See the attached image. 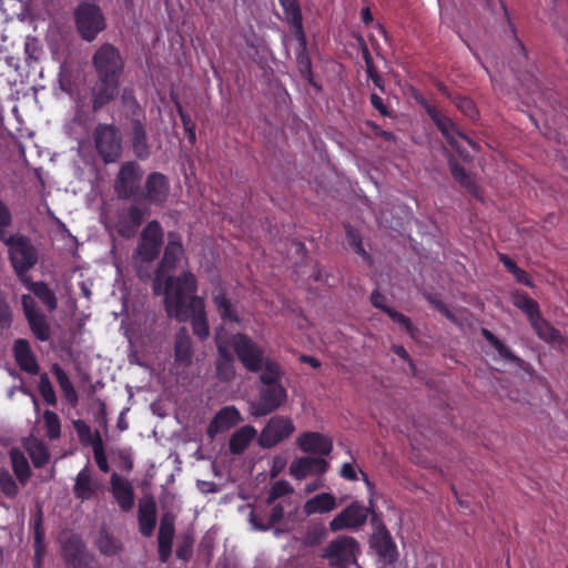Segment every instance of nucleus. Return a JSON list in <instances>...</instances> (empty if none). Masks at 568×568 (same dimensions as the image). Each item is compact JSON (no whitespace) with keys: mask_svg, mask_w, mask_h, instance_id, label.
I'll return each mask as SVG.
<instances>
[{"mask_svg":"<svg viewBox=\"0 0 568 568\" xmlns=\"http://www.w3.org/2000/svg\"><path fill=\"white\" fill-rule=\"evenodd\" d=\"M142 179L143 170L138 162H123L113 183V190L118 199L139 201Z\"/></svg>","mask_w":568,"mask_h":568,"instance_id":"20e7f679","label":"nucleus"},{"mask_svg":"<svg viewBox=\"0 0 568 568\" xmlns=\"http://www.w3.org/2000/svg\"><path fill=\"white\" fill-rule=\"evenodd\" d=\"M172 544L165 541H158V552L161 562L165 564L169 561L172 554Z\"/></svg>","mask_w":568,"mask_h":568,"instance_id":"338daca9","label":"nucleus"},{"mask_svg":"<svg viewBox=\"0 0 568 568\" xmlns=\"http://www.w3.org/2000/svg\"><path fill=\"white\" fill-rule=\"evenodd\" d=\"M429 118L435 123L436 128L445 138L447 143L453 149H455L459 153V155L466 156L464 150L458 143V138L466 141L468 145L471 146L474 150H477V143L473 139L467 136L465 133H463L453 122V120L446 116L439 109L430 110Z\"/></svg>","mask_w":568,"mask_h":568,"instance_id":"dca6fc26","label":"nucleus"},{"mask_svg":"<svg viewBox=\"0 0 568 568\" xmlns=\"http://www.w3.org/2000/svg\"><path fill=\"white\" fill-rule=\"evenodd\" d=\"M39 393L47 404L52 406L57 404L55 392L47 374H43L40 377Z\"/></svg>","mask_w":568,"mask_h":568,"instance_id":"13d9d810","label":"nucleus"},{"mask_svg":"<svg viewBox=\"0 0 568 568\" xmlns=\"http://www.w3.org/2000/svg\"><path fill=\"white\" fill-rule=\"evenodd\" d=\"M34 295L42 302L47 308L52 312L58 306V300L54 292L45 284L44 282H39L34 284L33 287Z\"/></svg>","mask_w":568,"mask_h":568,"instance_id":"49530a36","label":"nucleus"},{"mask_svg":"<svg viewBox=\"0 0 568 568\" xmlns=\"http://www.w3.org/2000/svg\"><path fill=\"white\" fill-rule=\"evenodd\" d=\"M13 355L21 371L36 375L39 373V364L33 355L30 344L24 338H18L13 344Z\"/></svg>","mask_w":568,"mask_h":568,"instance_id":"cd10ccee","label":"nucleus"},{"mask_svg":"<svg viewBox=\"0 0 568 568\" xmlns=\"http://www.w3.org/2000/svg\"><path fill=\"white\" fill-rule=\"evenodd\" d=\"M257 432L252 425H245L237 429L229 440V449L233 455L243 454L251 442L256 437Z\"/></svg>","mask_w":568,"mask_h":568,"instance_id":"f704fd0d","label":"nucleus"},{"mask_svg":"<svg viewBox=\"0 0 568 568\" xmlns=\"http://www.w3.org/2000/svg\"><path fill=\"white\" fill-rule=\"evenodd\" d=\"M298 49L296 52V64L297 69L303 79L307 80L312 83L313 80V71H312V61L311 57L307 52V39L306 34H304V42H297Z\"/></svg>","mask_w":568,"mask_h":568,"instance_id":"c03bdc74","label":"nucleus"},{"mask_svg":"<svg viewBox=\"0 0 568 568\" xmlns=\"http://www.w3.org/2000/svg\"><path fill=\"white\" fill-rule=\"evenodd\" d=\"M121 102L125 112V116L130 120V123L133 121V119L145 120V113L136 100L133 89H123L121 93Z\"/></svg>","mask_w":568,"mask_h":568,"instance_id":"ea45409f","label":"nucleus"},{"mask_svg":"<svg viewBox=\"0 0 568 568\" xmlns=\"http://www.w3.org/2000/svg\"><path fill=\"white\" fill-rule=\"evenodd\" d=\"M233 349L242 365L252 373L262 371L264 351L250 336L236 333L232 336Z\"/></svg>","mask_w":568,"mask_h":568,"instance_id":"f8f14e48","label":"nucleus"},{"mask_svg":"<svg viewBox=\"0 0 568 568\" xmlns=\"http://www.w3.org/2000/svg\"><path fill=\"white\" fill-rule=\"evenodd\" d=\"M97 547L99 551L105 556H115L121 550V545L115 538L106 530L101 529L97 539Z\"/></svg>","mask_w":568,"mask_h":568,"instance_id":"a18cd8bd","label":"nucleus"},{"mask_svg":"<svg viewBox=\"0 0 568 568\" xmlns=\"http://www.w3.org/2000/svg\"><path fill=\"white\" fill-rule=\"evenodd\" d=\"M241 420L240 412L234 406L221 408L207 426V435L215 437L237 425Z\"/></svg>","mask_w":568,"mask_h":568,"instance_id":"bb28decb","label":"nucleus"},{"mask_svg":"<svg viewBox=\"0 0 568 568\" xmlns=\"http://www.w3.org/2000/svg\"><path fill=\"white\" fill-rule=\"evenodd\" d=\"M175 517L171 513L162 515L160 520L158 541L173 542L175 526Z\"/></svg>","mask_w":568,"mask_h":568,"instance_id":"de8ad7c7","label":"nucleus"},{"mask_svg":"<svg viewBox=\"0 0 568 568\" xmlns=\"http://www.w3.org/2000/svg\"><path fill=\"white\" fill-rule=\"evenodd\" d=\"M328 463L322 457L303 456L295 458L290 466V475L296 480L305 479L308 475H324Z\"/></svg>","mask_w":568,"mask_h":568,"instance_id":"aec40b11","label":"nucleus"},{"mask_svg":"<svg viewBox=\"0 0 568 568\" xmlns=\"http://www.w3.org/2000/svg\"><path fill=\"white\" fill-rule=\"evenodd\" d=\"M452 102L468 119H470V120L478 119L479 111H478L475 102L470 98L457 94V95H455V98H452Z\"/></svg>","mask_w":568,"mask_h":568,"instance_id":"864d4df0","label":"nucleus"},{"mask_svg":"<svg viewBox=\"0 0 568 568\" xmlns=\"http://www.w3.org/2000/svg\"><path fill=\"white\" fill-rule=\"evenodd\" d=\"M483 337L497 351L499 356L520 368H525L527 363L517 356L506 344H504L495 334L487 328H481Z\"/></svg>","mask_w":568,"mask_h":568,"instance_id":"c9c22d12","label":"nucleus"},{"mask_svg":"<svg viewBox=\"0 0 568 568\" xmlns=\"http://www.w3.org/2000/svg\"><path fill=\"white\" fill-rule=\"evenodd\" d=\"M0 490L1 493L10 498L13 499L19 494V486L10 471L7 468H0Z\"/></svg>","mask_w":568,"mask_h":568,"instance_id":"3c124183","label":"nucleus"},{"mask_svg":"<svg viewBox=\"0 0 568 568\" xmlns=\"http://www.w3.org/2000/svg\"><path fill=\"white\" fill-rule=\"evenodd\" d=\"M51 372L55 376L57 382H58L65 399L71 404H75L78 402V394H77V390H75L72 382L70 381L68 374L58 364L52 365Z\"/></svg>","mask_w":568,"mask_h":568,"instance_id":"37998d69","label":"nucleus"},{"mask_svg":"<svg viewBox=\"0 0 568 568\" xmlns=\"http://www.w3.org/2000/svg\"><path fill=\"white\" fill-rule=\"evenodd\" d=\"M74 21L81 38L93 41L105 29V19L98 4L81 2L74 10Z\"/></svg>","mask_w":568,"mask_h":568,"instance_id":"6e6552de","label":"nucleus"},{"mask_svg":"<svg viewBox=\"0 0 568 568\" xmlns=\"http://www.w3.org/2000/svg\"><path fill=\"white\" fill-rule=\"evenodd\" d=\"M366 126L371 128L372 131L374 132V134L376 136L383 139L384 141L396 142V136H395V134L393 132L383 130L374 121H371V120L366 121Z\"/></svg>","mask_w":568,"mask_h":568,"instance_id":"e2e57ef3","label":"nucleus"},{"mask_svg":"<svg viewBox=\"0 0 568 568\" xmlns=\"http://www.w3.org/2000/svg\"><path fill=\"white\" fill-rule=\"evenodd\" d=\"M298 448L306 454L328 456L333 449V442L326 435L318 432H304L297 439Z\"/></svg>","mask_w":568,"mask_h":568,"instance_id":"4be33fe9","label":"nucleus"},{"mask_svg":"<svg viewBox=\"0 0 568 568\" xmlns=\"http://www.w3.org/2000/svg\"><path fill=\"white\" fill-rule=\"evenodd\" d=\"M61 554L67 565L72 568H88L85 545L79 535H71L62 544Z\"/></svg>","mask_w":568,"mask_h":568,"instance_id":"b1692460","label":"nucleus"},{"mask_svg":"<svg viewBox=\"0 0 568 568\" xmlns=\"http://www.w3.org/2000/svg\"><path fill=\"white\" fill-rule=\"evenodd\" d=\"M129 141L133 155L145 161L151 155V143L146 131V125L142 119H133L130 123Z\"/></svg>","mask_w":568,"mask_h":568,"instance_id":"6ab92c4d","label":"nucleus"},{"mask_svg":"<svg viewBox=\"0 0 568 568\" xmlns=\"http://www.w3.org/2000/svg\"><path fill=\"white\" fill-rule=\"evenodd\" d=\"M12 222V215L9 207L0 200V240L3 242L9 236L7 235V227Z\"/></svg>","mask_w":568,"mask_h":568,"instance_id":"680f3d73","label":"nucleus"},{"mask_svg":"<svg viewBox=\"0 0 568 568\" xmlns=\"http://www.w3.org/2000/svg\"><path fill=\"white\" fill-rule=\"evenodd\" d=\"M43 423L47 436L54 440L61 435V420L57 413L45 409L43 413Z\"/></svg>","mask_w":568,"mask_h":568,"instance_id":"8fccbe9b","label":"nucleus"},{"mask_svg":"<svg viewBox=\"0 0 568 568\" xmlns=\"http://www.w3.org/2000/svg\"><path fill=\"white\" fill-rule=\"evenodd\" d=\"M369 508L358 501H353L329 521V529L334 532L343 529H357L366 523Z\"/></svg>","mask_w":568,"mask_h":568,"instance_id":"a211bd4d","label":"nucleus"},{"mask_svg":"<svg viewBox=\"0 0 568 568\" xmlns=\"http://www.w3.org/2000/svg\"><path fill=\"white\" fill-rule=\"evenodd\" d=\"M22 306L30 329L37 339L47 342L50 339L51 329L44 314L38 312L34 307L33 300L30 296L22 297Z\"/></svg>","mask_w":568,"mask_h":568,"instance_id":"412c9836","label":"nucleus"},{"mask_svg":"<svg viewBox=\"0 0 568 568\" xmlns=\"http://www.w3.org/2000/svg\"><path fill=\"white\" fill-rule=\"evenodd\" d=\"M213 303L220 317L223 321L240 323V316L234 305L232 304V301L227 297V294L223 288H220L217 293L213 295Z\"/></svg>","mask_w":568,"mask_h":568,"instance_id":"4c0bfd02","label":"nucleus"},{"mask_svg":"<svg viewBox=\"0 0 568 568\" xmlns=\"http://www.w3.org/2000/svg\"><path fill=\"white\" fill-rule=\"evenodd\" d=\"M120 81L97 77L90 87L92 112L97 113L113 102L120 93Z\"/></svg>","mask_w":568,"mask_h":568,"instance_id":"f3484780","label":"nucleus"},{"mask_svg":"<svg viewBox=\"0 0 568 568\" xmlns=\"http://www.w3.org/2000/svg\"><path fill=\"white\" fill-rule=\"evenodd\" d=\"M163 243V227L158 220L150 221L142 230L134 258L136 262L151 263L158 258Z\"/></svg>","mask_w":568,"mask_h":568,"instance_id":"9d476101","label":"nucleus"},{"mask_svg":"<svg viewBox=\"0 0 568 568\" xmlns=\"http://www.w3.org/2000/svg\"><path fill=\"white\" fill-rule=\"evenodd\" d=\"M92 449L99 469L103 473H108L110 467L104 452L103 440L99 430H95V440Z\"/></svg>","mask_w":568,"mask_h":568,"instance_id":"5fc2aeb1","label":"nucleus"},{"mask_svg":"<svg viewBox=\"0 0 568 568\" xmlns=\"http://www.w3.org/2000/svg\"><path fill=\"white\" fill-rule=\"evenodd\" d=\"M110 484L111 494L120 509L124 513L131 511L135 501L132 484L126 478L121 477L116 473L112 474Z\"/></svg>","mask_w":568,"mask_h":568,"instance_id":"393cba45","label":"nucleus"},{"mask_svg":"<svg viewBox=\"0 0 568 568\" xmlns=\"http://www.w3.org/2000/svg\"><path fill=\"white\" fill-rule=\"evenodd\" d=\"M174 359L175 363L187 367L192 364L193 346L191 337L185 327H182L175 337L174 343Z\"/></svg>","mask_w":568,"mask_h":568,"instance_id":"2f4dec72","label":"nucleus"},{"mask_svg":"<svg viewBox=\"0 0 568 568\" xmlns=\"http://www.w3.org/2000/svg\"><path fill=\"white\" fill-rule=\"evenodd\" d=\"M3 243L9 247V257L17 275L21 276L38 262L37 248L23 235H10Z\"/></svg>","mask_w":568,"mask_h":568,"instance_id":"0eeeda50","label":"nucleus"},{"mask_svg":"<svg viewBox=\"0 0 568 568\" xmlns=\"http://www.w3.org/2000/svg\"><path fill=\"white\" fill-rule=\"evenodd\" d=\"M97 489V484L92 480L91 470L85 466L75 477L73 494L75 498L84 501L91 499L95 495Z\"/></svg>","mask_w":568,"mask_h":568,"instance_id":"72a5a7b5","label":"nucleus"},{"mask_svg":"<svg viewBox=\"0 0 568 568\" xmlns=\"http://www.w3.org/2000/svg\"><path fill=\"white\" fill-rule=\"evenodd\" d=\"M294 432L295 426L291 417L275 415L265 424L257 438V444L263 449H270L290 438Z\"/></svg>","mask_w":568,"mask_h":568,"instance_id":"ddd939ff","label":"nucleus"},{"mask_svg":"<svg viewBox=\"0 0 568 568\" xmlns=\"http://www.w3.org/2000/svg\"><path fill=\"white\" fill-rule=\"evenodd\" d=\"M286 399L287 390L283 384L262 386L256 402L252 404V414L255 417L270 415L283 406Z\"/></svg>","mask_w":568,"mask_h":568,"instance_id":"4468645a","label":"nucleus"},{"mask_svg":"<svg viewBox=\"0 0 568 568\" xmlns=\"http://www.w3.org/2000/svg\"><path fill=\"white\" fill-rule=\"evenodd\" d=\"M183 254L181 236L178 233H170L163 256L154 273L153 290L155 293L163 286V294L165 295V281L171 276L170 273L176 270Z\"/></svg>","mask_w":568,"mask_h":568,"instance_id":"1a4fd4ad","label":"nucleus"},{"mask_svg":"<svg viewBox=\"0 0 568 568\" xmlns=\"http://www.w3.org/2000/svg\"><path fill=\"white\" fill-rule=\"evenodd\" d=\"M197 278L191 271L165 281V311L178 322L191 321L193 334L201 341L210 335L204 300L196 295Z\"/></svg>","mask_w":568,"mask_h":568,"instance_id":"f257e3e1","label":"nucleus"},{"mask_svg":"<svg viewBox=\"0 0 568 568\" xmlns=\"http://www.w3.org/2000/svg\"><path fill=\"white\" fill-rule=\"evenodd\" d=\"M28 452L36 468L44 467L50 459V453L47 446L41 442L33 444L28 448Z\"/></svg>","mask_w":568,"mask_h":568,"instance_id":"603ef678","label":"nucleus"},{"mask_svg":"<svg viewBox=\"0 0 568 568\" xmlns=\"http://www.w3.org/2000/svg\"><path fill=\"white\" fill-rule=\"evenodd\" d=\"M297 42H304L303 16L297 0H278Z\"/></svg>","mask_w":568,"mask_h":568,"instance_id":"c85d7f7f","label":"nucleus"},{"mask_svg":"<svg viewBox=\"0 0 568 568\" xmlns=\"http://www.w3.org/2000/svg\"><path fill=\"white\" fill-rule=\"evenodd\" d=\"M337 507L336 497L331 493H321L305 501L303 510L307 516L327 514Z\"/></svg>","mask_w":568,"mask_h":568,"instance_id":"473e14b6","label":"nucleus"},{"mask_svg":"<svg viewBox=\"0 0 568 568\" xmlns=\"http://www.w3.org/2000/svg\"><path fill=\"white\" fill-rule=\"evenodd\" d=\"M262 369L258 379L263 386L282 384L283 371L276 361L266 358L263 362Z\"/></svg>","mask_w":568,"mask_h":568,"instance_id":"79ce46f5","label":"nucleus"},{"mask_svg":"<svg viewBox=\"0 0 568 568\" xmlns=\"http://www.w3.org/2000/svg\"><path fill=\"white\" fill-rule=\"evenodd\" d=\"M385 313L389 316V318L399 324L400 326H403L405 328V331L407 333H409L412 336L414 335V332H415V327L410 321L409 317H407L406 315H404L403 313L396 311L395 308L390 307V308H387L385 310Z\"/></svg>","mask_w":568,"mask_h":568,"instance_id":"bf43d9fd","label":"nucleus"},{"mask_svg":"<svg viewBox=\"0 0 568 568\" xmlns=\"http://www.w3.org/2000/svg\"><path fill=\"white\" fill-rule=\"evenodd\" d=\"M12 324V312L7 295L0 290V327L9 328Z\"/></svg>","mask_w":568,"mask_h":568,"instance_id":"052dcab7","label":"nucleus"},{"mask_svg":"<svg viewBox=\"0 0 568 568\" xmlns=\"http://www.w3.org/2000/svg\"><path fill=\"white\" fill-rule=\"evenodd\" d=\"M450 173L456 182L459 183L473 197L481 200V189L466 169L453 156L448 160Z\"/></svg>","mask_w":568,"mask_h":568,"instance_id":"c756f323","label":"nucleus"},{"mask_svg":"<svg viewBox=\"0 0 568 568\" xmlns=\"http://www.w3.org/2000/svg\"><path fill=\"white\" fill-rule=\"evenodd\" d=\"M215 369L217 378L222 382H229L235 376L234 359L223 346L217 347Z\"/></svg>","mask_w":568,"mask_h":568,"instance_id":"e433bc0d","label":"nucleus"},{"mask_svg":"<svg viewBox=\"0 0 568 568\" xmlns=\"http://www.w3.org/2000/svg\"><path fill=\"white\" fill-rule=\"evenodd\" d=\"M287 460L286 457L282 455H276L272 459V465L270 469V477L276 478L286 467Z\"/></svg>","mask_w":568,"mask_h":568,"instance_id":"0e129e2a","label":"nucleus"},{"mask_svg":"<svg viewBox=\"0 0 568 568\" xmlns=\"http://www.w3.org/2000/svg\"><path fill=\"white\" fill-rule=\"evenodd\" d=\"M32 529H33V549L36 552V556L38 558L44 557L45 554V530L43 527V513L41 508H38L33 521H32Z\"/></svg>","mask_w":568,"mask_h":568,"instance_id":"a19ab883","label":"nucleus"},{"mask_svg":"<svg viewBox=\"0 0 568 568\" xmlns=\"http://www.w3.org/2000/svg\"><path fill=\"white\" fill-rule=\"evenodd\" d=\"M339 475L347 480L355 481L357 480V471L353 464L344 463L341 467Z\"/></svg>","mask_w":568,"mask_h":568,"instance_id":"774afa93","label":"nucleus"},{"mask_svg":"<svg viewBox=\"0 0 568 568\" xmlns=\"http://www.w3.org/2000/svg\"><path fill=\"white\" fill-rule=\"evenodd\" d=\"M92 67L97 77L121 82L124 60L115 45L103 43L92 55Z\"/></svg>","mask_w":568,"mask_h":568,"instance_id":"39448f33","label":"nucleus"},{"mask_svg":"<svg viewBox=\"0 0 568 568\" xmlns=\"http://www.w3.org/2000/svg\"><path fill=\"white\" fill-rule=\"evenodd\" d=\"M170 191L169 178L158 171L151 172L144 180L139 202L146 207L151 205L163 207L169 200Z\"/></svg>","mask_w":568,"mask_h":568,"instance_id":"9b49d317","label":"nucleus"},{"mask_svg":"<svg viewBox=\"0 0 568 568\" xmlns=\"http://www.w3.org/2000/svg\"><path fill=\"white\" fill-rule=\"evenodd\" d=\"M371 303L374 307L383 311L385 313V310L390 308L386 305V297L383 295L378 290H375L371 294Z\"/></svg>","mask_w":568,"mask_h":568,"instance_id":"69168bd1","label":"nucleus"},{"mask_svg":"<svg viewBox=\"0 0 568 568\" xmlns=\"http://www.w3.org/2000/svg\"><path fill=\"white\" fill-rule=\"evenodd\" d=\"M148 214L149 209L139 201H134L129 205L119 207L114 212L111 224L120 237L129 240L135 236Z\"/></svg>","mask_w":568,"mask_h":568,"instance_id":"423d86ee","label":"nucleus"},{"mask_svg":"<svg viewBox=\"0 0 568 568\" xmlns=\"http://www.w3.org/2000/svg\"><path fill=\"white\" fill-rule=\"evenodd\" d=\"M73 427L78 434L80 443L84 446L91 445L94 446L95 440V432L92 433L90 426L82 419H77L73 422Z\"/></svg>","mask_w":568,"mask_h":568,"instance_id":"6e6d98bb","label":"nucleus"},{"mask_svg":"<svg viewBox=\"0 0 568 568\" xmlns=\"http://www.w3.org/2000/svg\"><path fill=\"white\" fill-rule=\"evenodd\" d=\"M371 547L385 564L392 565L398 559L397 546L385 526L373 534Z\"/></svg>","mask_w":568,"mask_h":568,"instance_id":"5701e85b","label":"nucleus"},{"mask_svg":"<svg viewBox=\"0 0 568 568\" xmlns=\"http://www.w3.org/2000/svg\"><path fill=\"white\" fill-rule=\"evenodd\" d=\"M513 305L527 317L531 328L539 339L550 345H562L565 338L560 331L548 322L541 314L539 304L523 291L511 293Z\"/></svg>","mask_w":568,"mask_h":568,"instance_id":"f03ea898","label":"nucleus"},{"mask_svg":"<svg viewBox=\"0 0 568 568\" xmlns=\"http://www.w3.org/2000/svg\"><path fill=\"white\" fill-rule=\"evenodd\" d=\"M94 149L103 163H115L123 151L122 134L113 123H98L92 132Z\"/></svg>","mask_w":568,"mask_h":568,"instance_id":"7ed1b4c3","label":"nucleus"},{"mask_svg":"<svg viewBox=\"0 0 568 568\" xmlns=\"http://www.w3.org/2000/svg\"><path fill=\"white\" fill-rule=\"evenodd\" d=\"M346 239L348 242V245L354 250L356 254L363 257L364 261H366L368 264L372 263L371 255L366 252V250L363 246L362 236L359 232L347 225L346 226Z\"/></svg>","mask_w":568,"mask_h":568,"instance_id":"09e8293b","label":"nucleus"},{"mask_svg":"<svg viewBox=\"0 0 568 568\" xmlns=\"http://www.w3.org/2000/svg\"><path fill=\"white\" fill-rule=\"evenodd\" d=\"M358 546L354 537L338 536L327 545L324 557L329 560L331 566L345 568L355 560Z\"/></svg>","mask_w":568,"mask_h":568,"instance_id":"2eb2a0df","label":"nucleus"},{"mask_svg":"<svg viewBox=\"0 0 568 568\" xmlns=\"http://www.w3.org/2000/svg\"><path fill=\"white\" fill-rule=\"evenodd\" d=\"M9 457L17 479L24 486L32 475L27 457L19 448H12Z\"/></svg>","mask_w":568,"mask_h":568,"instance_id":"58836bf2","label":"nucleus"},{"mask_svg":"<svg viewBox=\"0 0 568 568\" xmlns=\"http://www.w3.org/2000/svg\"><path fill=\"white\" fill-rule=\"evenodd\" d=\"M156 501L152 495H146L139 500L138 524L143 537H151L156 526Z\"/></svg>","mask_w":568,"mask_h":568,"instance_id":"a878e982","label":"nucleus"},{"mask_svg":"<svg viewBox=\"0 0 568 568\" xmlns=\"http://www.w3.org/2000/svg\"><path fill=\"white\" fill-rule=\"evenodd\" d=\"M450 173L456 182L459 183L473 197L481 200V189L466 169L453 156L448 160Z\"/></svg>","mask_w":568,"mask_h":568,"instance_id":"7c9ffc66","label":"nucleus"},{"mask_svg":"<svg viewBox=\"0 0 568 568\" xmlns=\"http://www.w3.org/2000/svg\"><path fill=\"white\" fill-rule=\"evenodd\" d=\"M294 491L293 487L287 480L281 479L275 481L270 490L268 497H267V504H273L276 499L290 495Z\"/></svg>","mask_w":568,"mask_h":568,"instance_id":"4d7b16f0","label":"nucleus"}]
</instances>
